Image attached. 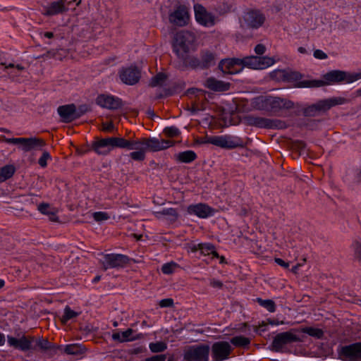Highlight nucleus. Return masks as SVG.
<instances>
[{"label":"nucleus","instance_id":"nucleus-1","mask_svg":"<svg viewBox=\"0 0 361 361\" xmlns=\"http://www.w3.org/2000/svg\"><path fill=\"white\" fill-rule=\"evenodd\" d=\"M35 341V338L30 336L23 335L19 338H15L11 336H7L8 344L16 349L21 351H27L32 349V343ZM36 345L43 351H49L51 355L56 354L58 350L61 349V346L57 345L49 342L47 339L39 338L36 340Z\"/></svg>","mask_w":361,"mask_h":361},{"label":"nucleus","instance_id":"nucleus-2","mask_svg":"<svg viewBox=\"0 0 361 361\" xmlns=\"http://www.w3.org/2000/svg\"><path fill=\"white\" fill-rule=\"evenodd\" d=\"M323 80H302L299 82L300 87H319L331 83L345 82H353L359 78L357 75H351L345 71L334 70L323 76Z\"/></svg>","mask_w":361,"mask_h":361},{"label":"nucleus","instance_id":"nucleus-3","mask_svg":"<svg viewBox=\"0 0 361 361\" xmlns=\"http://www.w3.org/2000/svg\"><path fill=\"white\" fill-rule=\"evenodd\" d=\"M195 35L188 30L178 32L173 38V50L178 58L184 57L192 48L195 42Z\"/></svg>","mask_w":361,"mask_h":361},{"label":"nucleus","instance_id":"nucleus-4","mask_svg":"<svg viewBox=\"0 0 361 361\" xmlns=\"http://www.w3.org/2000/svg\"><path fill=\"white\" fill-rule=\"evenodd\" d=\"M346 101V99L343 97H332L319 100L317 103L304 108L302 112L305 116H317L327 111L333 106L345 104Z\"/></svg>","mask_w":361,"mask_h":361},{"label":"nucleus","instance_id":"nucleus-5","mask_svg":"<svg viewBox=\"0 0 361 361\" xmlns=\"http://www.w3.org/2000/svg\"><path fill=\"white\" fill-rule=\"evenodd\" d=\"M210 347L206 344L185 346L183 356L185 361H208Z\"/></svg>","mask_w":361,"mask_h":361},{"label":"nucleus","instance_id":"nucleus-6","mask_svg":"<svg viewBox=\"0 0 361 361\" xmlns=\"http://www.w3.org/2000/svg\"><path fill=\"white\" fill-rule=\"evenodd\" d=\"M121 148V137H110L102 138L92 143V149L101 155L108 154L113 148Z\"/></svg>","mask_w":361,"mask_h":361},{"label":"nucleus","instance_id":"nucleus-7","mask_svg":"<svg viewBox=\"0 0 361 361\" xmlns=\"http://www.w3.org/2000/svg\"><path fill=\"white\" fill-rule=\"evenodd\" d=\"M3 140L8 144L20 145L21 149L25 152H29L35 148H41L45 145L43 140L36 137L7 138L3 137Z\"/></svg>","mask_w":361,"mask_h":361},{"label":"nucleus","instance_id":"nucleus-8","mask_svg":"<svg viewBox=\"0 0 361 361\" xmlns=\"http://www.w3.org/2000/svg\"><path fill=\"white\" fill-rule=\"evenodd\" d=\"M77 0H56L44 7L42 14L53 16L68 11L71 5Z\"/></svg>","mask_w":361,"mask_h":361},{"label":"nucleus","instance_id":"nucleus-9","mask_svg":"<svg viewBox=\"0 0 361 361\" xmlns=\"http://www.w3.org/2000/svg\"><path fill=\"white\" fill-rule=\"evenodd\" d=\"M295 330H291L290 331H286L277 334L271 343V348L273 350L279 351L286 345L300 342L301 339L297 336L294 331Z\"/></svg>","mask_w":361,"mask_h":361},{"label":"nucleus","instance_id":"nucleus-10","mask_svg":"<svg viewBox=\"0 0 361 361\" xmlns=\"http://www.w3.org/2000/svg\"><path fill=\"white\" fill-rule=\"evenodd\" d=\"M195 17L197 22L204 27H212L216 23V18L214 14L207 11L202 4L194 5Z\"/></svg>","mask_w":361,"mask_h":361},{"label":"nucleus","instance_id":"nucleus-11","mask_svg":"<svg viewBox=\"0 0 361 361\" xmlns=\"http://www.w3.org/2000/svg\"><path fill=\"white\" fill-rule=\"evenodd\" d=\"M118 76L124 84L133 85L139 82L141 78V71L137 66H130L121 68Z\"/></svg>","mask_w":361,"mask_h":361},{"label":"nucleus","instance_id":"nucleus-12","mask_svg":"<svg viewBox=\"0 0 361 361\" xmlns=\"http://www.w3.org/2000/svg\"><path fill=\"white\" fill-rule=\"evenodd\" d=\"M190 15L188 8L185 5L176 6L175 10L169 16V22L176 26L183 27L188 23Z\"/></svg>","mask_w":361,"mask_h":361},{"label":"nucleus","instance_id":"nucleus-13","mask_svg":"<svg viewBox=\"0 0 361 361\" xmlns=\"http://www.w3.org/2000/svg\"><path fill=\"white\" fill-rule=\"evenodd\" d=\"M338 354L343 360L361 361V342L342 346Z\"/></svg>","mask_w":361,"mask_h":361},{"label":"nucleus","instance_id":"nucleus-14","mask_svg":"<svg viewBox=\"0 0 361 361\" xmlns=\"http://www.w3.org/2000/svg\"><path fill=\"white\" fill-rule=\"evenodd\" d=\"M248 124L258 128H283L284 122L278 119H269L259 116H250L247 117Z\"/></svg>","mask_w":361,"mask_h":361},{"label":"nucleus","instance_id":"nucleus-15","mask_svg":"<svg viewBox=\"0 0 361 361\" xmlns=\"http://www.w3.org/2000/svg\"><path fill=\"white\" fill-rule=\"evenodd\" d=\"M219 68L223 73L228 74H235L243 71L240 59L236 58L221 60Z\"/></svg>","mask_w":361,"mask_h":361},{"label":"nucleus","instance_id":"nucleus-16","mask_svg":"<svg viewBox=\"0 0 361 361\" xmlns=\"http://www.w3.org/2000/svg\"><path fill=\"white\" fill-rule=\"evenodd\" d=\"M231 350V345L226 341L214 343L212 348L213 357L216 361H222L227 359Z\"/></svg>","mask_w":361,"mask_h":361},{"label":"nucleus","instance_id":"nucleus-17","mask_svg":"<svg viewBox=\"0 0 361 361\" xmlns=\"http://www.w3.org/2000/svg\"><path fill=\"white\" fill-rule=\"evenodd\" d=\"M265 20V16L257 10L247 12L244 16V21L247 27L257 29L261 27Z\"/></svg>","mask_w":361,"mask_h":361},{"label":"nucleus","instance_id":"nucleus-18","mask_svg":"<svg viewBox=\"0 0 361 361\" xmlns=\"http://www.w3.org/2000/svg\"><path fill=\"white\" fill-rule=\"evenodd\" d=\"M104 269L123 267L129 262L126 255L121 254H109L104 256Z\"/></svg>","mask_w":361,"mask_h":361},{"label":"nucleus","instance_id":"nucleus-19","mask_svg":"<svg viewBox=\"0 0 361 361\" xmlns=\"http://www.w3.org/2000/svg\"><path fill=\"white\" fill-rule=\"evenodd\" d=\"M203 143L212 144L226 149H233L239 145L228 136H211L206 137Z\"/></svg>","mask_w":361,"mask_h":361},{"label":"nucleus","instance_id":"nucleus-20","mask_svg":"<svg viewBox=\"0 0 361 361\" xmlns=\"http://www.w3.org/2000/svg\"><path fill=\"white\" fill-rule=\"evenodd\" d=\"M96 102L100 106L108 109H117L122 106L120 99L107 94L99 95L97 97Z\"/></svg>","mask_w":361,"mask_h":361},{"label":"nucleus","instance_id":"nucleus-21","mask_svg":"<svg viewBox=\"0 0 361 361\" xmlns=\"http://www.w3.org/2000/svg\"><path fill=\"white\" fill-rule=\"evenodd\" d=\"M214 211L212 207L202 203L191 204L187 208V212L189 214H194L202 219L213 215Z\"/></svg>","mask_w":361,"mask_h":361},{"label":"nucleus","instance_id":"nucleus-22","mask_svg":"<svg viewBox=\"0 0 361 361\" xmlns=\"http://www.w3.org/2000/svg\"><path fill=\"white\" fill-rule=\"evenodd\" d=\"M267 104L274 112H277L281 109H290L293 108L294 106L292 101L280 97L268 99L267 100Z\"/></svg>","mask_w":361,"mask_h":361},{"label":"nucleus","instance_id":"nucleus-23","mask_svg":"<svg viewBox=\"0 0 361 361\" xmlns=\"http://www.w3.org/2000/svg\"><path fill=\"white\" fill-rule=\"evenodd\" d=\"M121 145L123 149H127L128 150L135 149V151L144 150V152H146V137L137 140H127L121 137Z\"/></svg>","mask_w":361,"mask_h":361},{"label":"nucleus","instance_id":"nucleus-24","mask_svg":"<svg viewBox=\"0 0 361 361\" xmlns=\"http://www.w3.org/2000/svg\"><path fill=\"white\" fill-rule=\"evenodd\" d=\"M173 145V142L166 140L164 139L159 140L156 137L147 138L146 137V152H157L167 149Z\"/></svg>","mask_w":361,"mask_h":361},{"label":"nucleus","instance_id":"nucleus-25","mask_svg":"<svg viewBox=\"0 0 361 361\" xmlns=\"http://www.w3.org/2000/svg\"><path fill=\"white\" fill-rule=\"evenodd\" d=\"M57 111L63 121L70 122L78 118L80 114L76 112L74 104H67L59 106Z\"/></svg>","mask_w":361,"mask_h":361},{"label":"nucleus","instance_id":"nucleus-26","mask_svg":"<svg viewBox=\"0 0 361 361\" xmlns=\"http://www.w3.org/2000/svg\"><path fill=\"white\" fill-rule=\"evenodd\" d=\"M204 85L207 89L214 92L227 91L231 87V83L222 80H219L215 78H208L204 82Z\"/></svg>","mask_w":361,"mask_h":361},{"label":"nucleus","instance_id":"nucleus-27","mask_svg":"<svg viewBox=\"0 0 361 361\" xmlns=\"http://www.w3.org/2000/svg\"><path fill=\"white\" fill-rule=\"evenodd\" d=\"M192 252L200 250L204 255H212L214 257L218 258L219 254L215 250L214 246L211 243H199L195 244L191 247Z\"/></svg>","mask_w":361,"mask_h":361},{"label":"nucleus","instance_id":"nucleus-28","mask_svg":"<svg viewBox=\"0 0 361 361\" xmlns=\"http://www.w3.org/2000/svg\"><path fill=\"white\" fill-rule=\"evenodd\" d=\"M86 348L78 343L66 345L63 348V352L67 355H81L86 353Z\"/></svg>","mask_w":361,"mask_h":361},{"label":"nucleus","instance_id":"nucleus-29","mask_svg":"<svg viewBox=\"0 0 361 361\" xmlns=\"http://www.w3.org/2000/svg\"><path fill=\"white\" fill-rule=\"evenodd\" d=\"M133 330L132 329H128L126 331L120 332H115L112 334V338L114 341H118L120 343L135 340V338L133 337Z\"/></svg>","mask_w":361,"mask_h":361},{"label":"nucleus","instance_id":"nucleus-30","mask_svg":"<svg viewBox=\"0 0 361 361\" xmlns=\"http://www.w3.org/2000/svg\"><path fill=\"white\" fill-rule=\"evenodd\" d=\"M183 61V65L185 67H190L191 68H202L201 60L194 56H188L187 54L184 55V57L179 58Z\"/></svg>","mask_w":361,"mask_h":361},{"label":"nucleus","instance_id":"nucleus-31","mask_svg":"<svg viewBox=\"0 0 361 361\" xmlns=\"http://www.w3.org/2000/svg\"><path fill=\"white\" fill-rule=\"evenodd\" d=\"M156 218L160 219L162 216H167L171 221H175L178 217V213L176 209L168 208L154 213Z\"/></svg>","mask_w":361,"mask_h":361},{"label":"nucleus","instance_id":"nucleus-32","mask_svg":"<svg viewBox=\"0 0 361 361\" xmlns=\"http://www.w3.org/2000/svg\"><path fill=\"white\" fill-rule=\"evenodd\" d=\"M201 65L202 68H206L215 63L214 55L209 51L201 52Z\"/></svg>","mask_w":361,"mask_h":361},{"label":"nucleus","instance_id":"nucleus-33","mask_svg":"<svg viewBox=\"0 0 361 361\" xmlns=\"http://www.w3.org/2000/svg\"><path fill=\"white\" fill-rule=\"evenodd\" d=\"M176 159L182 163H190L196 159L197 154L192 150L180 152L176 155Z\"/></svg>","mask_w":361,"mask_h":361},{"label":"nucleus","instance_id":"nucleus-34","mask_svg":"<svg viewBox=\"0 0 361 361\" xmlns=\"http://www.w3.org/2000/svg\"><path fill=\"white\" fill-rule=\"evenodd\" d=\"M15 171V167L12 165H6L0 168V182H4L12 177Z\"/></svg>","mask_w":361,"mask_h":361},{"label":"nucleus","instance_id":"nucleus-35","mask_svg":"<svg viewBox=\"0 0 361 361\" xmlns=\"http://www.w3.org/2000/svg\"><path fill=\"white\" fill-rule=\"evenodd\" d=\"M257 69L267 68L273 65L275 62L273 58L268 56H257Z\"/></svg>","mask_w":361,"mask_h":361},{"label":"nucleus","instance_id":"nucleus-36","mask_svg":"<svg viewBox=\"0 0 361 361\" xmlns=\"http://www.w3.org/2000/svg\"><path fill=\"white\" fill-rule=\"evenodd\" d=\"M231 343L235 347H246L250 343V339L242 336H235L231 339Z\"/></svg>","mask_w":361,"mask_h":361},{"label":"nucleus","instance_id":"nucleus-37","mask_svg":"<svg viewBox=\"0 0 361 361\" xmlns=\"http://www.w3.org/2000/svg\"><path fill=\"white\" fill-rule=\"evenodd\" d=\"M257 56H247L240 59L241 65L243 67H247L252 69H257Z\"/></svg>","mask_w":361,"mask_h":361},{"label":"nucleus","instance_id":"nucleus-38","mask_svg":"<svg viewBox=\"0 0 361 361\" xmlns=\"http://www.w3.org/2000/svg\"><path fill=\"white\" fill-rule=\"evenodd\" d=\"M351 248L353 251L354 258L357 261L361 262V239H355L353 240L351 245Z\"/></svg>","mask_w":361,"mask_h":361},{"label":"nucleus","instance_id":"nucleus-39","mask_svg":"<svg viewBox=\"0 0 361 361\" xmlns=\"http://www.w3.org/2000/svg\"><path fill=\"white\" fill-rule=\"evenodd\" d=\"M301 331L307 334L309 336L316 338H321L324 336V331L322 329L317 328L305 327L302 329Z\"/></svg>","mask_w":361,"mask_h":361},{"label":"nucleus","instance_id":"nucleus-40","mask_svg":"<svg viewBox=\"0 0 361 361\" xmlns=\"http://www.w3.org/2000/svg\"><path fill=\"white\" fill-rule=\"evenodd\" d=\"M166 79V75L163 73H159L154 76L149 82V86L154 87L157 86H161Z\"/></svg>","mask_w":361,"mask_h":361},{"label":"nucleus","instance_id":"nucleus-41","mask_svg":"<svg viewBox=\"0 0 361 361\" xmlns=\"http://www.w3.org/2000/svg\"><path fill=\"white\" fill-rule=\"evenodd\" d=\"M79 313L73 311L71 309L70 307L66 306L64 309V314L61 318V322L63 323H66L68 320L73 319L78 316Z\"/></svg>","mask_w":361,"mask_h":361},{"label":"nucleus","instance_id":"nucleus-42","mask_svg":"<svg viewBox=\"0 0 361 361\" xmlns=\"http://www.w3.org/2000/svg\"><path fill=\"white\" fill-rule=\"evenodd\" d=\"M259 304L263 307L266 308L270 312H274L276 310V305L271 300H262L261 298L257 299Z\"/></svg>","mask_w":361,"mask_h":361},{"label":"nucleus","instance_id":"nucleus-43","mask_svg":"<svg viewBox=\"0 0 361 361\" xmlns=\"http://www.w3.org/2000/svg\"><path fill=\"white\" fill-rule=\"evenodd\" d=\"M275 73L279 75V77H283L286 80H298L300 77V75L297 72L288 73L283 71H277L275 72Z\"/></svg>","mask_w":361,"mask_h":361},{"label":"nucleus","instance_id":"nucleus-44","mask_svg":"<svg viewBox=\"0 0 361 361\" xmlns=\"http://www.w3.org/2000/svg\"><path fill=\"white\" fill-rule=\"evenodd\" d=\"M167 348V345L164 342L151 343L149 344V349L153 353L163 352Z\"/></svg>","mask_w":361,"mask_h":361},{"label":"nucleus","instance_id":"nucleus-45","mask_svg":"<svg viewBox=\"0 0 361 361\" xmlns=\"http://www.w3.org/2000/svg\"><path fill=\"white\" fill-rule=\"evenodd\" d=\"M54 209L50 204L46 202H42L37 205V210L44 215L49 214Z\"/></svg>","mask_w":361,"mask_h":361},{"label":"nucleus","instance_id":"nucleus-46","mask_svg":"<svg viewBox=\"0 0 361 361\" xmlns=\"http://www.w3.org/2000/svg\"><path fill=\"white\" fill-rule=\"evenodd\" d=\"M145 153L144 150L134 151L130 153L129 157L135 161H142L145 159Z\"/></svg>","mask_w":361,"mask_h":361},{"label":"nucleus","instance_id":"nucleus-47","mask_svg":"<svg viewBox=\"0 0 361 361\" xmlns=\"http://www.w3.org/2000/svg\"><path fill=\"white\" fill-rule=\"evenodd\" d=\"M176 267L177 264L175 262L166 263L162 266L161 271L165 274H171Z\"/></svg>","mask_w":361,"mask_h":361},{"label":"nucleus","instance_id":"nucleus-48","mask_svg":"<svg viewBox=\"0 0 361 361\" xmlns=\"http://www.w3.org/2000/svg\"><path fill=\"white\" fill-rule=\"evenodd\" d=\"M164 133L169 137H175L180 134L179 130L174 126L166 128L164 130Z\"/></svg>","mask_w":361,"mask_h":361},{"label":"nucleus","instance_id":"nucleus-49","mask_svg":"<svg viewBox=\"0 0 361 361\" xmlns=\"http://www.w3.org/2000/svg\"><path fill=\"white\" fill-rule=\"evenodd\" d=\"M92 216L96 221H106L109 218L108 214L103 212H94Z\"/></svg>","mask_w":361,"mask_h":361},{"label":"nucleus","instance_id":"nucleus-50","mask_svg":"<svg viewBox=\"0 0 361 361\" xmlns=\"http://www.w3.org/2000/svg\"><path fill=\"white\" fill-rule=\"evenodd\" d=\"M292 147L300 154L306 148V144L302 141L297 140L293 142Z\"/></svg>","mask_w":361,"mask_h":361},{"label":"nucleus","instance_id":"nucleus-51","mask_svg":"<svg viewBox=\"0 0 361 361\" xmlns=\"http://www.w3.org/2000/svg\"><path fill=\"white\" fill-rule=\"evenodd\" d=\"M50 159V155L48 152H44L42 157L39 159L38 163L42 167L47 166V161Z\"/></svg>","mask_w":361,"mask_h":361},{"label":"nucleus","instance_id":"nucleus-52","mask_svg":"<svg viewBox=\"0 0 361 361\" xmlns=\"http://www.w3.org/2000/svg\"><path fill=\"white\" fill-rule=\"evenodd\" d=\"M173 305V300L171 298L163 299L159 302L161 307H171Z\"/></svg>","mask_w":361,"mask_h":361},{"label":"nucleus","instance_id":"nucleus-53","mask_svg":"<svg viewBox=\"0 0 361 361\" xmlns=\"http://www.w3.org/2000/svg\"><path fill=\"white\" fill-rule=\"evenodd\" d=\"M166 357L165 355H157L145 359V361H165Z\"/></svg>","mask_w":361,"mask_h":361},{"label":"nucleus","instance_id":"nucleus-54","mask_svg":"<svg viewBox=\"0 0 361 361\" xmlns=\"http://www.w3.org/2000/svg\"><path fill=\"white\" fill-rule=\"evenodd\" d=\"M314 56L318 59H326L327 58L326 54L320 49H316L314 51Z\"/></svg>","mask_w":361,"mask_h":361},{"label":"nucleus","instance_id":"nucleus-55","mask_svg":"<svg viewBox=\"0 0 361 361\" xmlns=\"http://www.w3.org/2000/svg\"><path fill=\"white\" fill-rule=\"evenodd\" d=\"M56 214H57V209H54V210H52V211H51L49 214H47V216H48L49 219L51 221H53V222H57V221H59V217L57 216Z\"/></svg>","mask_w":361,"mask_h":361},{"label":"nucleus","instance_id":"nucleus-56","mask_svg":"<svg viewBox=\"0 0 361 361\" xmlns=\"http://www.w3.org/2000/svg\"><path fill=\"white\" fill-rule=\"evenodd\" d=\"M266 51V47L262 44H258L255 48V51L258 55L263 54Z\"/></svg>","mask_w":361,"mask_h":361},{"label":"nucleus","instance_id":"nucleus-57","mask_svg":"<svg viewBox=\"0 0 361 361\" xmlns=\"http://www.w3.org/2000/svg\"><path fill=\"white\" fill-rule=\"evenodd\" d=\"M0 64L1 66H5V68H16L18 71H23L24 70V67L20 64H18L16 66H15L13 63H8V65L3 62V61H1L0 62Z\"/></svg>","mask_w":361,"mask_h":361},{"label":"nucleus","instance_id":"nucleus-58","mask_svg":"<svg viewBox=\"0 0 361 361\" xmlns=\"http://www.w3.org/2000/svg\"><path fill=\"white\" fill-rule=\"evenodd\" d=\"M275 262L277 264L281 267H283L285 269H288L289 267V263L283 261L281 258H275Z\"/></svg>","mask_w":361,"mask_h":361},{"label":"nucleus","instance_id":"nucleus-59","mask_svg":"<svg viewBox=\"0 0 361 361\" xmlns=\"http://www.w3.org/2000/svg\"><path fill=\"white\" fill-rule=\"evenodd\" d=\"M104 131H111L114 128V125L112 123H103L102 124Z\"/></svg>","mask_w":361,"mask_h":361},{"label":"nucleus","instance_id":"nucleus-60","mask_svg":"<svg viewBox=\"0 0 361 361\" xmlns=\"http://www.w3.org/2000/svg\"><path fill=\"white\" fill-rule=\"evenodd\" d=\"M211 285L214 287L221 288L222 286V283L219 281H213L211 282Z\"/></svg>","mask_w":361,"mask_h":361},{"label":"nucleus","instance_id":"nucleus-61","mask_svg":"<svg viewBox=\"0 0 361 361\" xmlns=\"http://www.w3.org/2000/svg\"><path fill=\"white\" fill-rule=\"evenodd\" d=\"M44 36L47 38H52L54 37V33L51 32H46L44 33Z\"/></svg>","mask_w":361,"mask_h":361},{"label":"nucleus","instance_id":"nucleus-62","mask_svg":"<svg viewBox=\"0 0 361 361\" xmlns=\"http://www.w3.org/2000/svg\"><path fill=\"white\" fill-rule=\"evenodd\" d=\"M5 343V336L2 333H0V345H3Z\"/></svg>","mask_w":361,"mask_h":361},{"label":"nucleus","instance_id":"nucleus-63","mask_svg":"<svg viewBox=\"0 0 361 361\" xmlns=\"http://www.w3.org/2000/svg\"><path fill=\"white\" fill-rule=\"evenodd\" d=\"M299 267H300V264H297V265L294 266V267L291 269V271H292L293 273L296 274V273H297V271H298V269Z\"/></svg>","mask_w":361,"mask_h":361},{"label":"nucleus","instance_id":"nucleus-64","mask_svg":"<svg viewBox=\"0 0 361 361\" xmlns=\"http://www.w3.org/2000/svg\"><path fill=\"white\" fill-rule=\"evenodd\" d=\"M298 51L301 54H305L306 49L304 47H300L298 48Z\"/></svg>","mask_w":361,"mask_h":361}]
</instances>
